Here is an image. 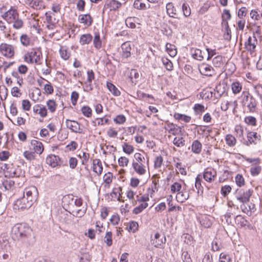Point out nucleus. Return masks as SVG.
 <instances>
[{"mask_svg":"<svg viewBox=\"0 0 262 262\" xmlns=\"http://www.w3.org/2000/svg\"><path fill=\"white\" fill-rule=\"evenodd\" d=\"M12 232L17 237L21 238L28 246H31L35 243V236L32 229L26 224H19L15 225L12 228Z\"/></svg>","mask_w":262,"mask_h":262,"instance_id":"1","label":"nucleus"},{"mask_svg":"<svg viewBox=\"0 0 262 262\" xmlns=\"http://www.w3.org/2000/svg\"><path fill=\"white\" fill-rule=\"evenodd\" d=\"M242 104L243 106H246L249 112L253 113L255 111L257 105L255 99L250 95L248 91H244L242 95Z\"/></svg>","mask_w":262,"mask_h":262,"instance_id":"2","label":"nucleus"},{"mask_svg":"<svg viewBox=\"0 0 262 262\" xmlns=\"http://www.w3.org/2000/svg\"><path fill=\"white\" fill-rule=\"evenodd\" d=\"M253 191L251 189L244 190L242 189H236L235 193V198L239 201L241 203L243 204L249 202L250 198L252 195Z\"/></svg>","mask_w":262,"mask_h":262,"instance_id":"3","label":"nucleus"},{"mask_svg":"<svg viewBox=\"0 0 262 262\" xmlns=\"http://www.w3.org/2000/svg\"><path fill=\"white\" fill-rule=\"evenodd\" d=\"M32 205L31 202L28 201L25 197V194H24L23 197L17 199L15 201L13 208L14 210H24L29 208Z\"/></svg>","mask_w":262,"mask_h":262,"instance_id":"4","label":"nucleus"},{"mask_svg":"<svg viewBox=\"0 0 262 262\" xmlns=\"http://www.w3.org/2000/svg\"><path fill=\"white\" fill-rule=\"evenodd\" d=\"M2 16L8 23L11 24L19 16V14L17 10L11 7Z\"/></svg>","mask_w":262,"mask_h":262,"instance_id":"5","label":"nucleus"},{"mask_svg":"<svg viewBox=\"0 0 262 262\" xmlns=\"http://www.w3.org/2000/svg\"><path fill=\"white\" fill-rule=\"evenodd\" d=\"M25 193H26L25 197L28 201L31 202L32 205L37 199L38 192L37 188L34 186L29 187L25 189Z\"/></svg>","mask_w":262,"mask_h":262,"instance_id":"6","label":"nucleus"},{"mask_svg":"<svg viewBox=\"0 0 262 262\" xmlns=\"http://www.w3.org/2000/svg\"><path fill=\"white\" fill-rule=\"evenodd\" d=\"M46 163L53 167L66 165L63 164V161L59 156L54 155L48 156L46 159Z\"/></svg>","mask_w":262,"mask_h":262,"instance_id":"7","label":"nucleus"},{"mask_svg":"<svg viewBox=\"0 0 262 262\" xmlns=\"http://www.w3.org/2000/svg\"><path fill=\"white\" fill-rule=\"evenodd\" d=\"M257 44V39L256 37L253 35L249 36L248 40L245 42V46L246 50L252 54L255 51V48Z\"/></svg>","mask_w":262,"mask_h":262,"instance_id":"8","label":"nucleus"},{"mask_svg":"<svg viewBox=\"0 0 262 262\" xmlns=\"http://www.w3.org/2000/svg\"><path fill=\"white\" fill-rule=\"evenodd\" d=\"M0 51L4 56L9 58L13 56L14 53L13 47L7 43H2L1 45Z\"/></svg>","mask_w":262,"mask_h":262,"instance_id":"9","label":"nucleus"},{"mask_svg":"<svg viewBox=\"0 0 262 262\" xmlns=\"http://www.w3.org/2000/svg\"><path fill=\"white\" fill-rule=\"evenodd\" d=\"M216 177V171L213 168H206L203 173V178L204 180L209 183L214 181Z\"/></svg>","mask_w":262,"mask_h":262,"instance_id":"10","label":"nucleus"},{"mask_svg":"<svg viewBox=\"0 0 262 262\" xmlns=\"http://www.w3.org/2000/svg\"><path fill=\"white\" fill-rule=\"evenodd\" d=\"M200 73L206 76H212L214 74V70L210 65L206 63H202L199 66Z\"/></svg>","mask_w":262,"mask_h":262,"instance_id":"11","label":"nucleus"},{"mask_svg":"<svg viewBox=\"0 0 262 262\" xmlns=\"http://www.w3.org/2000/svg\"><path fill=\"white\" fill-rule=\"evenodd\" d=\"M165 129L168 130L169 133L173 135L182 134V127L178 126L172 123H168L165 126Z\"/></svg>","mask_w":262,"mask_h":262,"instance_id":"12","label":"nucleus"},{"mask_svg":"<svg viewBox=\"0 0 262 262\" xmlns=\"http://www.w3.org/2000/svg\"><path fill=\"white\" fill-rule=\"evenodd\" d=\"M248 141H246L245 143L247 146H249L252 144L254 145L257 144V140L260 139V136H258L257 133L254 132H248L247 133Z\"/></svg>","mask_w":262,"mask_h":262,"instance_id":"13","label":"nucleus"},{"mask_svg":"<svg viewBox=\"0 0 262 262\" xmlns=\"http://www.w3.org/2000/svg\"><path fill=\"white\" fill-rule=\"evenodd\" d=\"M166 237L164 236H161L159 233L155 235V238L151 239V244L154 245L156 248H161L162 246L166 242Z\"/></svg>","mask_w":262,"mask_h":262,"instance_id":"14","label":"nucleus"},{"mask_svg":"<svg viewBox=\"0 0 262 262\" xmlns=\"http://www.w3.org/2000/svg\"><path fill=\"white\" fill-rule=\"evenodd\" d=\"M66 124L67 128L70 129L73 132L79 133L82 132L80 125L77 121L67 119Z\"/></svg>","mask_w":262,"mask_h":262,"instance_id":"15","label":"nucleus"},{"mask_svg":"<svg viewBox=\"0 0 262 262\" xmlns=\"http://www.w3.org/2000/svg\"><path fill=\"white\" fill-rule=\"evenodd\" d=\"M41 54V53L39 51H32L25 56V60L28 61V57H30V63H37L40 60V56Z\"/></svg>","mask_w":262,"mask_h":262,"instance_id":"16","label":"nucleus"},{"mask_svg":"<svg viewBox=\"0 0 262 262\" xmlns=\"http://www.w3.org/2000/svg\"><path fill=\"white\" fill-rule=\"evenodd\" d=\"M122 53L121 54L122 58H127L131 56V47L129 42H126L121 45Z\"/></svg>","mask_w":262,"mask_h":262,"instance_id":"17","label":"nucleus"},{"mask_svg":"<svg viewBox=\"0 0 262 262\" xmlns=\"http://www.w3.org/2000/svg\"><path fill=\"white\" fill-rule=\"evenodd\" d=\"M234 219L235 224L241 227L249 228L251 226L250 223L241 215H237Z\"/></svg>","mask_w":262,"mask_h":262,"instance_id":"18","label":"nucleus"},{"mask_svg":"<svg viewBox=\"0 0 262 262\" xmlns=\"http://www.w3.org/2000/svg\"><path fill=\"white\" fill-rule=\"evenodd\" d=\"M212 217L207 215H202L199 217V221L201 225L205 228H209L212 225Z\"/></svg>","mask_w":262,"mask_h":262,"instance_id":"19","label":"nucleus"},{"mask_svg":"<svg viewBox=\"0 0 262 262\" xmlns=\"http://www.w3.org/2000/svg\"><path fill=\"white\" fill-rule=\"evenodd\" d=\"M29 6L36 10L45 8L44 2L42 0H28Z\"/></svg>","mask_w":262,"mask_h":262,"instance_id":"20","label":"nucleus"},{"mask_svg":"<svg viewBox=\"0 0 262 262\" xmlns=\"http://www.w3.org/2000/svg\"><path fill=\"white\" fill-rule=\"evenodd\" d=\"M190 51L192 57L195 59L200 61L203 60L204 58V55H206V52H202V50L199 49L192 48Z\"/></svg>","mask_w":262,"mask_h":262,"instance_id":"21","label":"nucleus"},{"mask_svg":"<svg viewBox=\"0 0 262 262\" xmlns=\"http://www.w3.org/2000/svg\"><path fill=\"white\" fill-rule=\"evenodd\" d=\"M78 18L81 23L88 27L91 26L93 21V18L90 14L80 15Z\"/></svg>","mask_w":262,"mask_h":262,"instance_id":"22","label":"nucleus"},{"mask_svg":"<svg viewBox=\"0 0 262 262\" xmlns=\"http://www.w3.org/2000/svg\"><path fill=\"white\" fill-rule=\"evenodd\" d=\"M5 168H6V171L5 172L7 174L6 176L12 178H17L19 177V174L21 172L20 171V169H16L14 167H7V164H5Z\"/></svg>","mask_w":262,"mask_h":262,"instance_id":"23","label":"nucleus"},{"mask_svg":"<svg viewBox=\"0 0 262 262\" xmlns=\"http://www.w3.org/2000/svg\"><path fill=\"white\" fill-rule=\"evenodd\" d=\"M33 112L38 114L42 117H45L47 115V110L45 106L41 104H37L33 106Z\"/></svg>","mask_w":262,"mask_h":262,"instance_id":"24","label":"nucleus"},{"mask_svg":"<svg viewBox=\"0 0 262 262\" xmlns=\"http://www.w3.org/2000/svg\"><path fill=\"white\" fill-rule=\"evenodd\" d=\"M93 165V171L98 175H100L102 173L103 170V167L101 161L99 159L94 160Z\"/></svg>","mask_w":262,"mask_h":262,"instance_id":"25","label":"nucleus"},{"mask_svg":"<svg viewBox=\"0 0 262 262\" xmlns=\"http://www.w3.org/2000/svg\"><path fill=\"white\" fill-rule=\"evenodd\" d=\"M31 144L33 146L35 151L38 154H41L43 150V146L42 143L36 140H32Z\"/></svg>","mask_w":262,"mask_h":262,"instance_id":"26","label":"nucleus"},{"mask_svg":"<svg viewBox=\"0 0 262 262\" xmlns=\"http://www.w3.org/2000/svg\"><path fill=\"white\" fill-rule=\"evenodd\" d=\"M133 167L135 171L140 175L145 174L146 170L143 163H138V162H133L132 164Z\"/></svg>","mask_w":262,"mask_h":262,"instance_id":"27","label":"nucleus"},{"mask_svg":"<svg viewBox=\"0 0 262 262\" xmlns=\"http://www.w3.org/2000/svg\"><path fill=\"white\" fill-rule=\"evenodd\" d=\"M106 5L110 8L111 11H116L121 7L122 4L116 0H108Z\"/></svg>","mask_w":262,"mask_h":262,"instance_id":"28","label":"nucleus"},{"mask_svg":"<svg viewBox=\"0 0 262 262\" xmlns=\"http://www.w3.org/2000/svg\"><path fill=\"white\" fill-rule=\"evenodd\" d=\"M189 197V193L187 191L183 190L180 191L177 194L176 198L178 202L183 203Z\"/></svg>","mask_w":262,"mask_h":262,"instance_id":"29","label":"nucleus"},{"mask_svg":"<svg viewBox=\"0 0 262 262\" xmlns=\"http://www.w3.org/2000/svg\"><path fill=\"white\" fill-rule=\"evenodd\" d=\"M93 37L90 34H84L80 37V43L83 46L89 44L92 40Z\"/></svg>","mask_w":262,"mask_h":262,"instance_id":"30","label":"nucleus"},{"mask_svg":"<svg viewBox=\"0 0 262 262\" xmlns=\"http://www.w3.org/2000/svg\"><path fill=\"white\" fill-rule=\"evenodd\" d=\"M202 150V144L198 140H194L191 145V150L193 152L199 154Z\"/></svg>","mask_w":262,"mask_h":262,"instance_id":"31","label":"nucleus"},{"mask_svg":"<svg viewBox=\"0 0 262 262\" xmlns=\"http://www.w3.org/2000/svg\"><path fill=\"white\" fill-rule=\"evenodd\" d=\"M166 11L169 17H175L173 16V15H176V9L174 8L173 4L172 3H168L166 5Z\"/></svg>","mask_w":262,"mask_h":262,"instance_id":"32","label":"nucleus"},{"mask_svg":"<svg viewBox=\"0 0 262 262\" xmlns=\"http://www.w3.org/2000/svg\"><path fill=\"white\" fill-rule=\"evenodd\" d=\"M166 49L170 56L173 57L177 55V51L174 45L167 43L166 45Z\"/></svg>","mask_w":262,"mask_h":262,"instance_id":"33","label":"nucleus"},{"mask_svg":"<svg viewBox=\"0 0 262 262\" xmlns=\"http://www.w3.org/2000/svg\"><path fill=\"white\" fill-rule=\"evenodd\" d=\"M94 47L97 49H100L102 46V41L100 39V34L98 32L95 33V36L93 40Z\"/></svg>","mask_w":262,"mask_h":262,"instance_id":"34","label":"nucleus"},{"mask_svg":"<svg viewBox=\"0 0 262 262\" xmlns=\"http://www.w3.org/2000/svg\"><path fill=\"white\" fill-rule=\"evenodd\" d=\"M107 87L109 91L115 96H120L121 94L120 92L113 83L111 82L107 83Z\"/></svg>","mask_w":262,"mask_h":262,"instance_id":"35","label":"nucleus"},{"mask_svg":"<svg viewBox=\"0 0 262 262\" xmlns=\"http://www.w3.org/2000/svg\"><path fill=\"white\" fill-rule=\"evenodd\" d=\"M225 140L227 144L231 147L234 146L236 142L235 138L230 134L226 135Z\"/></svg>","mask_w":262,"mask_h":262,"instance_id":"36","label":"nucleus"},{"mask_svg":"<svg viewBox=\"0 0 262 262\" xmlns=\"http://www.w3.org/2000/svg\"><path fill=\"white\" fill-rule=\"evenodd\" d=\"M231 88L233 93L236 94L241 91L242 86L239 82L236 81L232 83L231 85Z\"/></svg>","mask_w":262,"mask_h":262,"instance_id":"37","label":"nucleus"},{"mask_svg":"<svg viewBox=\"0 0 262 262\" xmlns=\"http://www.w3.org/2000/svg\"><path fill=\"white\" fill-rule=\"evenodd\" d=\"M162 61L167 70L171 71L173 70V64L170 60L166 58H163Z\"/></svg>","mask_w":262,"mask_h":262,"instance_id":"38","label":"nucleus"},{"mask_svg":"<svg viewBox=\"0 0 262 262\" xmlns=\"http://www.w3.org/2000/svg\"><path fill=\"white\" fill-rule=\"evenodd\" d=\"M133 6L138 10H146L147 9L146 5L140 2V0H135Z\"/></svg>","mask_w":262,"mask_h":262,"instance_id":"39","label":"nucleus"},{"mask_svg":"<svg viewBox=\"0 0 262 262\" xmlns=\"http://www.w3.org/2000/svg\"><path fill=\"white\" fill-rule=\"evenodd\" d=\"M126 25L132 29L136 28L135 25V17H128L125 20Z\"/></svg>","mask_w":262,"mask_h":262,"instance_id":"40","label":"nucleus"},{"mask_svg":"<svg viewBox=\"0 0 262 262\" xmlns=\"http://www.w3.org/2000/svg\"><path fill=\"white\" fill-rule=\"evenodd\" d=\"M122 149L123 151L128 155H130L133 152L134 150V147L130 145H129L127 143H124L122 145Z\"/></svg>","mask_w":262,"mask_h":262,"instance_id":"41","label":"nucleus"},{"mask_svg":"<svg viewBox=\"0 0 262 262\" xmlns=\"http://www.w3.org/2000/svg\"><path fill=\"white\" fill-rule=\"evenodd\" d=\"M173 143L177 147H182L185 145V140L183 137H177L174 138Z\"/></svg>","mask_w":262,"mask_h":262,"instance_id":"42","label":"nucleus"},{"mask_svg":"<svg viewBox=\"0 0 262 262\" xmlns=\"http://www.w3.org/2000/svg\"><path fill=\"white\" fill-rule=\"evenodd\" d=\"M148 206V203H143L141 204L139 206L135 207L133 210V213L135 214H138L141 212L142 210L145 209Z\"/></svg>","mask_w":262,"mask_h":262,"instance_id":"43","label":"nucleus"},{"mask_svg":"<svg viewBox=\"0 0 262 262\" xmlns=\"http://www.w3.org/2000/svg\"><path fill=\"white\" fill-rule=\"evenodd\" d=\"M61 57L64 60H67L69 58L71 54L68 52L67 50L64 47H61L59 50Z\"/></svg>","mask_w":262,"mask_h":262,"instance_id":"44","label":"nucleus"},{"mask_svg":"<svg viewBox=\"0 0 262 262\" xmlns=\"http://www.w3.org/2000/svg\"><path fill=\"white\" fill-rule=\"evenodd\" d=\"M212 62L215 67H220L223 64V57L219 55L215 57L213 59Z\"/></svg>","mask_w":262,"mask_h":262,"instance_id":"45","label":"nucleus"},{"mask_svg":"<svg viewBox=\"0 0 262 262\" xmlns=\"http://www.w3.org/2000/svg\"><path fill=\"white\" fill-rule=\"evenodd\" d=\"M104 242L106 243L107 246H111L112 244V232L111 231L106 232L105 236L104 237Z\"/></svg>","mask_w":262,"mask_h":262,"instance_id":"46","label":"nucleus"},{"mask_svg":"<svg viewBox=\"0 0 262 262\" xmlns=\"http://www.w3.org/2000/svg\"><path fill=\"white\" fill-rule=\"evenodd\" d=\"M139 77V74L138 73L137 71L135 69H132L130 73L129 78L132 81L133 83H136V79H138Z\"/></svg>","mask_w":262,"mask_h":262,"instance_id":"47","label":"nucleus"},{"mask_svg":"<svg viewBox=\"0 0 262 262\" xmlns=\"http://www.w3.org/2000/svg\"><path fill=\"white\" fill-rule=\"evenodd\" d=\"M182 188V185L178 182L174 183L170 187V191L172 193L179 192Z\"/></svg>","mask_w":262,"mask_h":262,"instance_id":"48","label":"nucleus"},{"mask_svg":"<svg viewBox=\"0 0 262 262\" xmlns=\"http://www.w3.org/2000/svg\"><path fill=\"white\" fill-rule=\"evenodd\" d=\"M21 43L24 46H28L29 45L30 42V39L28 36L26 34H23L20 38Z\"/></svg>","mask_w":262,"mask_h":262,"instance_id":"49","label":"nucleus"},{"mask_svg":"<svg viewBox=\"0 0 262 262\" xmlns=\"http://www.w3.org/2000/svg\"><path fill=\"white\" fill-rule=\"evenodd\" d=\"M183 14L185 17L190 16L191 14V10L189 5L186 3H184L182 7Z\"/></svg>","mask_w":262,"mask_h":262,"instance_id":"50","label":"nucleus"},{"mask_svg":"<svg viewBox=\"0 0 262 262\" xmlns=\"http://www.w3.org/2000/svg\"><path fill=\"white\" fill-rule=\"evenodd\" d=\"M235 182L237 186L242 187L245 184V180L242 174H238L235 177Z\"/></svg>","mask_w":262,"mask_h":262,"instance_id":"51","label":"nucleus"},{"mask_svg":"<svg viewBox=\"0 0 262 262\" xmlns=\"http://www.w3.org/2000/svg\"><path fill=\"white\" fill-rule=\"evenodd\" d=\"M81 112L84 116L90 117L92 116V110L88 106H84L81 108Z\"/></svg>","mask_w":262,"mask_h":262,"instance_id":"52","label":"nucleus"},{"mask_svg":"<svg viewBox=\"0 0 262 262\" xmlns=\"http://www.w3.org/2000/svg\"><path fill=\"white\" fill-rule=\"evenodd\" d=\"M202 182V176L201 174H198L195 178V187L198 189V192H199V191L202 188V186L201 185Z\"/></svg>","mask_w":262,"mask_h":262,"instance_id":"53","label":"nucleus"},{"mask_svg":"<svg viewBox=\"0 0 262 262\" xmlns=\"http://www.w3.org/2000/svg\"><path fill=\"white\" fill-rule=\"evenodd\" d=\"M12 23H13V28L16 29H20L23 27L24 24L23 20L19 18V16L17 17V18Z\"/></svg>","mask_w":262,"mask_h":262,"instance_id":"54","label":"nucleus"},{"mask_svg":"<svg viewBox=\"0 0 262 262\" xmlns=\"http://www.w3.org/2000/svg\"><path fill=\"white\" fill-rule=\"evenodd\" d=\"M126 121V118L123 115H119L114 119V121L116 124H122Z\"/></svg>","mask_w":262,"mask_h":262,"instance_id":"55","label":"nucleus"},{"mask_svg":"<svg viewBox=\"0 0 262 262\" xmlns=\"http://www.w3.org/2000/svg\"><path fill=\"white\" fill-rule=\"evenodd\" d=\"M49 110L51 113H53L56 110V103L53 100H49L47 102Z\"/></svg>","mask_w":262,"mask_h":262,"instance_id":"56","label":"nucleus"},{"mask_svg":"<svg viewBox=\"0 0 262 262\" xmlns=\"http://www.w3.org/2000/svg\"><path fill=\"white\" fill-rule=\"evenodd\" d=\"M245 122L248 125L255 126V125H256V118L254 117L248 116V117H246L245 118Z\"/></svg>","mask_w":262,"mask_h":262,"instance_id":"57","label":"nucleus"},{"mask_svg":"<svg viewBox=\"0 0 262 262\" xmlns=\"http://www.w3.org/2000/svg\"><path fill=\"white\" fill-rule=\"evenodd\" d=\"M261 168L260 166H255L251 167L250 168V172L252 176H255L258 175L261 171Z\"/></svg>","mask_w":262,"mask_h":262,"instance_id":"58","label":"nucleus"},{"mask_svg":"<svg viewBox=\"0 0 262 262\" xmlns=\"http://www.w3.org/2000/svg\"><path fill=\"white\" fill-rule=\"evenodd\" d=\"M231 258L229 255L223 253L220 254V262H230Z\"/></svg>","mask_w":262,"mask_h":262,"instance_id":"59","label":"nucleus"},{"mask_svg":"<svg viewBox=\"0 0 262 262\" xmlns=\"http://www.w3.org/2000/svg\"><path fill=\"white\" fill-rule=\"evenodd\" d=\"M128 162V159L125 157H121L118 159L119 165L122 167L127 166Z\"/></svg>","mask_w":262,"mask_h":262,"instance_id":"60","label":"nucleus"},{"mask_svg":"<svg viewBox=\"0 0 262 262\" xmlns=\"http://www.w3.org/2000/svg\"><path fill=\"white\" fill-rule=\"evenodd\" d=\"M78 163V160L75 157H71L69 161V167L72 169H75Z\"/></svg>","mask_w":262,"mask_h":262,"instance_id":"61","label":"nucleus"},{"mask_svg":"<svg viewBox=\"0 0 262 262\" xmlns=\"http://www.w3.org/2000/svg\"><path fill=\"white\" fill-rule=\"evenodd\" d=\"M231 190V187L229 185H225L222 187L221 193L223 196H226L230 192Z\"/></svg>","mask_w":262,"mask_h":262,"instance_id":"62","label":"nucleus"},{"mask_svg":"<svg viewBox=\"0 0 262 262\" xmlns=\"http://www.w3.org/2000/svg\"><path fill=\"white\" fill-rule=\"evenodd\" d=\"M221 248V243L216 240H214L212 243V250L213 251H217Z\"/></svg>","mask_w":262,"mask_h":262,"instance_id":"63","label":"nucleus"},{"mask_svg":"<svg viewBox=\"0 0 262 262\" xmlns=\"http://www.w3.org/2000/svg\"><path fill=\"white\" fill-rule=\"evenodd\" d=\"M71 101L73 105H75L77 103V101L79 98V94L76 91H74L71 94Z\"/></svg>","mask_w":262,"mask_h":262,"instance_id":"64","label":"nucleus"}]
</instances>
